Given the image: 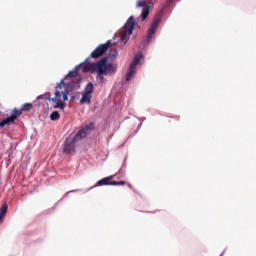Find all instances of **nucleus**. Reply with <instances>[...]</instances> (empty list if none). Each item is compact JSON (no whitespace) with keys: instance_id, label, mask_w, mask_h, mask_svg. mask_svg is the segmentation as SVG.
<instances>
[{"instance_id":"f257e3e1","label":"nucleus","mask_w":256,"mask_h":256,"mask_svg":"<svg viewBox=\"0 0 256 256\" xmlns=\"http://www.w3.org/2000/svg\"><path fill=\"white\" fill-rule=\"evenodd\" d=\"M117 64L109 63L107 57L94 63H86L82 67V73H97L99 79H103V75H111V73H116Z\"/></svg>"},{"instance_id":"f03ea898","label":"nucleus","mask_w":256,"mask_h":256,"mask_svg":"<svg viewBox=\"0 0 256 256\" xmlns=\"http://www.w3.org/2000/svg\"><path fill=\"white\" fill-rule=\"evenodd\" d=\"M92 130L93 125L89 124L86 125L84 128L80 129L76 135L71 134L64 143L63 153H65L66 155L74 153L75 143H77V141H79L80 139H85V137H87V135H89V132H91Z\"/></svg>"},{"instance_id":"7ed1b4c3","label":"nucleus","mask_w":256,"mask_h":256,"mask_svg":"<svg viewBox=\"0 0 256 256\" xmlns=\"http://www.w3.org/2000/svg\"><path fill=\"white\" fill-rule=\"evenodd\" d=\"M69 100V92L67 89L64 91H56L55 97L51 98V94H48V101H52V103H55L54 109H65V103L63 101Z\"/></svg>"},{"instance_id":"20e7f679","label":"nucleus","mask_w":256,"mask_h":256,"mask_svg":"<svg viewBox=\"0 0 256 256\" xmlns=\"http://www.w3.org/2000/svg\"><path fill=\"white\" fill-rule=\"evenodd\" d=\"M151 7H153V0H136V9H141V14L138 17V21L143 23V21H147V17H149V13L151 11Z\"/></svg>"},{"instance_id":"39448f33","label":"nucleus","mask_w":256,"mask_h":256,"mask_svg":"<svg viewBox=\"0 0 256 256\" xmlns=\"http://www.w3.org/2000/svg\"><path fill=\"white\" fill-rule=\"evenodd\" d=\"M133 31H135V17L130 16L126 23L124 24V30L121 32L120 39L121 41H125L127 37L133 35Z\"/></svg>"},{"instance_id":"423d86ee","label":"nucleus","mask_w":256,"mask_h":256,"mask_svg":"<svg viewBox=\"0 0 256 256\" xmlns=\"http://www.w3.org/2000/svg\"><path fill=\"white\" fill-rule=\"evenodd\" d=\"M110 47H113L111 41H107L105 44H100L85 61L87 62L90 59H99V57H103Z\"/></svg>"},{"instance_id":"0eeeda50","label":"nucleus","mask_w":256,"mask_h":256,"mask_svg":"<svg viewBox=\"0 0 256 256\" xmlns=\"http://www.w3.org/2000/svg\"><path fill=\"white\" fill-rule=\"evenodd\" d=\"M94 86L93 83H88L84 89V91L82 92V98L80 100V104L81 105H85V103H87V105H89V103H91V99L93 98V90H94Z\"/></svg>"},{"instance_id":"6e6552de","label":"nucleus","mask_w":256,"mask_h":256,"mask_svg":"<svg viewBox=\"0 0 256 256\" xmlns=\"http://www.w3.org/2000/svg\"><path fill=\"white\" fill-rule=\"evenodd\" d=\"M141 57H143L141 54H136L130 68L128 70V73L126 75V81H131L133 79V75H135L137 71V65H139V61H141Z\"/></svg>"},{"instance_id":"1a4fd4ad","label":"nucleus","mask_w":256,"mask_h":256,"mask_svg":"<svg viewBox=\"0 0 256 256\" xmlns=\"http://www.w3.org/2000/svg\"><path fill=\"white\" fill-rule=\"evenodd\" d=\"M161 23V16H156L152 24L150 25L147 33L146 43H151V40L153 39V35L157 33V28L159 27V24Z\"/></svg>"},{"instance_id":"9d476101","label":"nucleus","mask_w":256,"mask_h":256,"mask_svg":"<svg viewBox=\"0 0 256 256\" xmlns=\"http://www.w3.org/2000/svg\"><path fill=\"white\" fill-rule=\"evenodd\" d=\"M115 178V175H111L105 178H102L99 180L94 187H103L105 185H112L113 179Z\"/></svg>"},{"instance_id":"9b49d317","label":"nucleus","mask_w":256,"mask_h":256,"mask_svg":"<svg viewBox=\"0 0 256 256\" xmlns=\"http://www.w3.org/2000/svg\"><path fill=\"white\" fill-rule=\"evenodd\" d=\"M21 115H23V112L21 111V108L20 109L14 108L13 111H12V114L10 116V119L15 123V120L18 117H21Z\"/></svg>"},{"instance_id":"f8f14e48","label":"nucleus","mask_w":256,"mask_h":256,"mask_svg":"<svg viewBox=\"0 0 256 256\" xmlns=\"http://www.w3.org/2000/svg\"><path fill=\"white\" fill-rule=\"evenodd\" d=\"M31 109H33V104L28 102V103L22 104L20 111L22 113H27V112L31 111Z\"/></svg>"},{"instance_id":"ddd939ff","label":"nucleus","mask_w":256,"mask_h":256,"mask_svg":"<svg viewBox=\"0 0 256 256\" xmlns=\"http://www.w3.org/2000/svg\"><path fill=\"white\" fill-rule=\"evenodd\" d=\"M81 67H83V64H79L78 66H76L75 70L70 71L67 74L66 79H67V77H71V78L77 77V73H78L79 69H81Z\"/></svg>"},{"instance_id":"4468645a","label":"nucleus","mask_w":256,"mask_h":256,"mask_svg":"<svg viewBox=\"0 0 256 256\" xmlns=\"http://www.w3.org/2000/svg\"><path fill=\"white\" fill-rule=\"evenodd\" d=\"M7 209V203H4L0 208V221H3V218L5 217V215H7Z\"/></svg>"},{"instance_id":"2eb2a0df","label":"nucleus","mask_w":256,"mask_h":256,"mask_svg":"<svg viewBox=\"0 0 256 256\" xmlns=\"http://www.w3.org/2000/svg\"><path fill=\"white\" fill-rule=\"evenodd\" d=\"M51 121H59L61 119V114L58 111H54L50 114Z\"/></svg>"},{"instance_id":"dca6fc26","label":"nucleus","mask_w":256,"mask_h":256,"mask_svg":"<svg viewBox=\"0 0 256 256\" xmlns=\"http://www.w3.org/2000/svg\"><path fill=\"white\" fill-rule=\"evenodd\" d=\"M11 123H14L11 117H8L4 120H0V127L3 128L5 125H11Z\"/></svg>"},{"instance_id":"f3484780","label":"nucleus","mask_w":256,"mask_h":256,"mask_svg":"<svg viewBox=\"0 0 256 256\" xmlns=\"http://www.w3.org/2000/svg\"><path fill=\"white\" fill-rule=\"evenodd\" d=\"M118 55H119V52L117 50H113L110 52L109 57H110V59L115 60V59H117Z\"/></svg>"},{"instance_id":"a211bd4d","label":"nucleus","mask_w":256,"mask_h":256,"mask_svg":"<svg viewBox=\"0 0 256 256\" xmlns=\"http://www.w3.org/2000/svg\"><path fill=\"white\" fill-rule=\"evenodd\" d=\"M65 88V80H61L59 84H57V89Z\"/></svg>"},{"instance_id":"6ab92c4d","label":"nucleus","mask_w":256,"mask_h":256,"mask_svg":"<svg viewBox=\"0 0 256 256\" xmlns=\"http://www.w3.org/2000/svg\"><path fill=\"white\" fill-rule=\"evenodd\" d=\"M111 185H114V186L125 185V181H112Z\"/></svg>"},{"instance_id":"aec40b11","label":"nucleus","mask_w":256,"mask_h":256,"mask_svg":"<svg viewBox=\"0 0 256 256\" xmlns=\"http://www.w3.org/2000/svg\"><path fill=\"white\" fill-rule=\"evenodd\" d=\"M171 3H173V0H167L166 3H165V5H164V8H165V7H169V5H170Z\"/></svg>"},{"instance_id":"412c9836","label":"nucleus","mask_w":256,"mask_h":256,"mask_svg":"<svg viewBox=\"0 0 256 256\" xmlns=\"http://www.w3.org/2000/svg\"><path fill=\"white\" fill-rule=\"evenodd\" d=\"M38 99H43V96H39Z\"/></svg>"},{"instance_id":"4be33fe9","label":"nucleus","mask_w":256,"mask_h":256,"mask_svg":"<svg viewBox=\"0 0 256 256\" xmlns=\"http://www.w3.org/2000/svg\"><path fill=\"white\" fill-rule=\"evenodd\" d=\"M124 45H127V41L124 42Z\"/></svg>"}]
</instances>
